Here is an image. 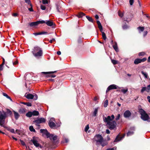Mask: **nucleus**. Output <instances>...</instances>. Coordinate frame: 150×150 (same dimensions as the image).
I'll return each mask as SVG.
<instances>
[{
	"label": "nucleus",
	"mask_w": 150,
	"mask_h": 150,
	"mask_svg": "<svg viewBox=\"0 0 150 150\" xmlns=\"http://www.w3.org/2000/svg\"><path fill=\"white\" fill-rule=\"evenodd\" d=\"M133 134H134L133 132L129 131L127 133V136H131V135Z\"/></svg>",
	"instance_id": "nucleus-36"
},
{
	"label": "nucleus",
	"mask_w": 150,
	"mask_h": 150,
	"mask_svg": "<svg viewBox=\"0 0 150 150\" xmlns=\"http://www.w3.org/2000/svg\"><path fill=\"white\" fill-rule=\"evenodd\" d=\"M137 29L139 30V31L141 32L143 31L144 30V27H138Z\"/></svg>",
	"instance_id": "nucleus-41"
},
{
	"label": "nucleus",
	"mask_w": 150,
	"mask_h": 150,
	"mask_svg": "<svg viewBox=\"0 0 150 150\" xmlns=\"http://www.w3.org/2000/svg\"><path fill=\"white\" fill-rule=\"evenodd\" d=\"M40 132L41 133H42L43 135L44 136V135H45L47 138H49V137H50V135H51L47 131L46 129H40Z\"/></svg>",
	"instance_id": "nucleus-7"
},
{
	"label": "nucleus",
	"mask_w": 150,
	"mask_h": 150,
	"mask_svg": "<svg viewBox=\"0 0 150 150\" xmlns=\"http://www.w3.org/2000/svg\"><path fill=\"white\" fill-rule=\"evenodd\" d=\"M146 87H143L142 89L141 90V92L143 93L144 91H146Z\"/></svg>",
	"instance_id": "nucleus-48"
},
{
	"label": "nucleus",
	"mask_w": 150,
	"mask_h": 150,
	"mask_svg": "<svg viewBox=\"0 0 150 150\" xmlns=\"http://www.w3.org/2000/svg\"><path fill=\"white\" fill-rule=\"evenodd\" d=\"M41 123L45 122L46 120L43 117H41L39 118Z\"/></svg>",
	"instance_id": "nucleus-29"
},
{
	"label": "nucleus",
	"mask_w": 150,
	"mask_h": 150,
	"mask_svg": "<svg viewBox=\"0 0 150 150\" xmlns=\"http://www.w3.org/2000/svg\"><path fill=\"white\" fill-rule=\"evenodd\" d=\"M34 34L35 36H37V35H41V32H39V33H34Z\"/></svg>",
	"instance_id": "nucleus-56"
},
{
	"label": "nucleus",
	"mask_w": 150,
	"mask_h": 150,
	"mask_svg": "<svg viewBox=\"0 0 150 150\" xmlns=\"http://www.w3.org/2000/svg\"><path fill=\"white\" fill-rule=\"evenodd\" d=\"M25 96L27 99H33L34 97V95L30 93L27 94V95L26 93Z\"/></svg>",
	"instance_id": "nucleus-10"
},
{
	"label": "nucleus",
	"mask_w": 150,
	"mask_h": 150,
	"mask_svg": "<svg viewBox=\"0 0 150 150\" xmlns=\"http://www.w3.org/2000/svg\"><path fill=\"white\" fill-rule=\"evenodd\" d=\"M3 95L6 97L7 98L10 99L11 101H12V99L8 95L4 93H3Z\"/></svg>",
	"instance_id": "nucleus-25"
},
{
	"label": "nucleus",
	"mask_w": 150,
	"mask_h": 150,
	"mask_svg": "<svg viewBox=\"0 0 150 150\" xmlns=\"http://www.w3.org/2000/svg\"><path fill=\"white\" fill-rule=\"evenodd\" d=\"M34 56L36 58H38L39 57L42 56V50H40L39 51L37 52L36 53H34L32 52Z\"/></svg>",
	"instance_id": "nucleus-8"
},
{
	"label": "nucleus",
	"mask_w": 150,
	"mask_h": 150,
	"mask_svg": "<svg viewBox=\"0 0 150 150\" xmlns=\"http://www.w3.org/2000/svg\"><path fill=\"white\" fill-rule=\"evenodd\" d=\"M118 14L119 16L120 17H122L123 16V14L122 13H121L120 12H118Z\"/></svg>",
	"instance_id": "nucleus-60"
},
{
	"label": "nucleus",
	"mask_w": 150,
	"mask_h": 150,
	"mask_svg": "<svg viewBox=\"0 0 150 150\" xmlns=\"http://www.w3.org/2000/svg\"><path fill=\"white\" fill-rule=\"evenodd\" d=\"M123 137V136L122 137H120L118 135L116 137L115 140L114 141V142H119L121 140Z\"/></svg>",
	"instance_id": "nucleus-16"
},
{
	"label": "nucleus",
	"mask_w": 150,
	"mask_h": 150,
	"mask_svg": "<svg viewBox=\"0 0 150 150\" xmlns=\"http://www.w3.org/2000/svg\"><path fill=\"white\" fill-rule=\"evenodd\" d=\"M98 108H96L95 109L93 113V116H96V115L97 113L98 112Z\"/></svg>",
	"instance_id": "nucleus-30"
},
{
	"label": "nucleus",
	"mask_w": 150,
	"mask_h": 150,
	"mask_svg": "<svg viewBox=\"0 0 150 150\" xmlns=\"http://www.w3.org/2000/svg\"><path fill=\"white\" fill-rule=\"evenodd\" d=\"M115 116L113 115H112L111 116H108L107 117H103L104 121L107 123L108 127L110 130L114 129L116 127V122L113 120Z\"/></svg>",
	"instance_id": "nucleus-1"
},
{
	"label": "nucleus",
	"mask_w": 150,
	"mask_h": 150,
	"mask_svg": "<svg viewBox=\"0 0 150 150\" xmlns=\"http://www.w3.org/2000/svg\"><path fill=\"white\" fill-rule=\"evenodd\" d=\"M40 50H42V49L40 47L38 46L35 47L34 48L33 51V52L34 53H36L37 52L39 51Z\"/></svg>",
	"instance_id": "nucleus-18"
},
{
	"label": "nucleus",
	"mask_w": 150,
	"mask_h": 150,
	"mask_svg": "<svg viewBox=\"0 0 150 150\" xmlns=\"http://www.w3.org/2000/svg\"><path fill=\"white\" fill-rule=\"evenodd\" d=\"M9 131L12 133H15V131L14 129H11Z\"/></svg>",
	"instance_id": "nucleus-63"
},
{
	"label": "nucleus",
	"mask_w": 150,
	"mask_h": 150,
	"mask_svg": "<svg viewBox=\"0 0 150 150\" xmlns=\"http://www.w3.org/2000/svg\"><path fill=\"white\" fill-rule=\"evenodd\" d=\"M6 113H7L8 114H9V115H11L12 113V112L8 109H7V112Z\"/></svg>",
	"instance_id": "nucleus-45"
},
{
	"label": "nucleus",
	"mask_w": 150,
	"mask_h": 150,
	"mask_svg": "<svg viewBox=\"0 0 150 150\" xmlns=\"http://www.w3.org/2000/svg\"><path fill=\"white\" fill-rule=\"evenodd\" d=\"M15 118L16 120H17L20 117V115L18 113L15 111H13Z\"/></svg>",
	"instance_id": "nucleus-15"
},
{
	"label": "nucleus",
	"mask_w": 150,
	"mask_h": 150,
	"mask_svg": "<svg viewBox=\"0 0 150 150\" xmlns=\"http://www.w3.org/2000/svg\"><path fill=\"white\" fill-rule=\"evenodd\" d=\"M146 60V57H144L142 59H141V62H144Z\"/></svg>",
	"instance_id": "nucleus-55"
},
{
	"label": "nucleus",
	"mask_w": 150,
	"mask_h": 150,
	"mask_svg": "<svg viewBox=\"0 0 150 150\" xmlns=\"http://www.w3.org/2000/svg\"><path fill=\"white\" fill-rule=\"evenodd\" d=\"M120 114H118L117 115L116 117L115 120L116 121L118 120L120 117Z\"/></svg>",
	"instance_id": "nucleus-47"
},
{
	"label": "nucleus",
	"mask_w": 150,
	"mask_h": 150,
	"mask_svg": "<svg viewBox=\"0 0 150 150\" xmlns=\"http://www.w3.org/2000/svg\"><path fill=\"white\" fill-rule=\"evenodd\" d=\"M33 122L34 123H35L37 124H39L41 123L39 118L35 120L34 121H33Z\"/></svg>",
	"instance_id": "nucleus-34"
},
{
	"label": "nucleus",
	"mask_w": 150,
	"mask_h": 150,
	"mask_svg": "<svg viewBox=\"0 0 150 150\" xmlns=\"http://www.w3.org/2000/svg\"><path fill=\"white\" fill-rule=\"evenodd\" d=\"M41 8L43 10H44L45 9V7L43 5H41L40 6Z\"/></svg>",
	"instance_id": "nucleus-53"
},
{
	"label": "nucleus",
	"mask_w": 150,
	"mask_h": 150,
	"mask_svg": "<svg viewBox=\"0 0 150 150\" xmlns=\"http://www.w3.org/2000/svg\"><path fill=\"white\" fill-rule=\"evenodd\" d=\"M148 32L147 31H145L144 32L143 36L144 37H145L147 34Z\"/></svg>",
	"instance_id": "nucleus-58"
},
{
	"label": "nucleus",
	"mask_w": 150,
	"mask_h": 150,
	"mask_svg": "<svg viewBox=\"0 0 150 150\" xmlns=\"http://www.w3.org/2000/svg\"><path fill=\"white\" fill-rule=\"evenodd\" d=\"M139 112L141 115V117L142 120L144 121H147L148 122H149V119H150V117L143 109L142 108L139 109Z\"/></svg>",
	"instance_id": "nucleus-3"
},
{
	"label": "nucleus",
	"mask_w": 150,
	"mask_h": 150,
	"mask_svg": "<svg viewBox=\"0 0 150 150\" xmlns=\"http://www.w3.org/2000/svg\"><path fill=\"white\" fill-rule=\"evenodd\" d=\"M116 149V147H114L112 148H109L107 149L106 150H115Z\"/></svg>",
	"instance_id": "nucleus-49"
},
{
	"label": "nucleus",
	"mask_w": 150,
	"mask_h": 150,
	"mask_svg": "<svg viewBox=\"0 0 150 150\" xmlns=\"http://www.w3.org/2000/svg\"><path fill=\"white\" fill-rule=\"evenodd\" d=\"M131 112L129 110L125 111L123 114L124 117L126 118L129 117L131 116Z\"/></svg>",
	"instance_id": "nucleus-9"
},
{
	"label": "nucleus",
	"mask_w": 150,
	"mask_h": 150,
	"mask_svg": "<svg viewBox=\"0 0 150 150\" xmlns=\"http://www.w3.org/2000/svg\"><path fill=\"white\" fill-rule=\"evenodd\" d=\"M29 129L30 131L31 132H36L35 129L33 128V126H30Z\"/></svg>",
	"instance_id": "nucleus-33"
},
{
	"label": "nucleus",
	"mask_w": 150,
	"mask_h": 150,
	"mask_svg": "<svg viewBox=\"0 0 150 150\" xmlns=\"http://www.w3.org/2000/svg\"><path fill=\"white\" fill-rule=\"evenodd\" d=\"M97 24H98V28H99V30H100L101 32H102V31H103V27L101 25V24L99 21H97Z\"/></svg>",
	"instance_id": "nucleus-12"
},
{
	"label": "nucleus",
	"mask_w": 150,
	"mask_h": 150,
	"mask_svg": "<svg viewBox=\"0 0 150 150\" xmlns=\"http://www.w3.org/2000/svg\"><path fill=\"white\" fill-rule=\"evenodd\" d=\"M38 138L37 137H33L32 139H31L30 141L32 142L33 144L36 147H37L40 146V148H42L41 146L39 143L38 142Z\"/></svg>",
	"instance_id": "nucleus-4"
},
{
	"label": "nucleus",
	"mask_w": 150,
	"mask_h": 150,
	"mask_svg": "<svg viewBox=\"0 0 150 150\" xmlns=\"http://www.w3.org/2000/svg\"><path fill=\"white\" fill-rule=\"evenodd\" d=\"M85 14L84 13L82 12L80 13L78 15V16L79 18H80L82 17L83 16H84Z\"/></svg>",
	"instance_id": "nucleus-31"
},
{
	"label": "nucleus",
	"mask_w": 150,
	"mask_h": 150,
	"mask_svg": "<svg viewBox=\"0 0 150 150\" xmlns=\"http://www.w3.org/2000/svg\"><path fill=\"white\" fill-rule=\"evenodd\" d=\"M37 22L38 25L39 24H42L46 23V22L43 20L38 21Z\"/></svg>",
	"instance_id": "nucleus-42"
},
{
	"label": "nucleus",
	"mask_w": 150,
	"mask_h": 150,
	"mask_svg": "<svg viewBox=\"0 0 150 150\" xmlns=\"http://www.w3.org/2000/svg\"><path fill=\"white\" fill-rule=\"evenodd\" d=\"M89 128V127L88 125L86 126L85 129V131L86 132H87Z\"/></svg>",
	"instance_id": "nucleus-50"
},
{
	"label": "nucleus",
	"mask_w": 150,
	"mask_h": 150,
	"mask_svg": "<svg viewBox=\"0 0 150 150\" xmlns=\"http://www.w3.org/2000/svg\"><path fill=\"white\" fill-rule=\"evenodd\" d=\"M50 135H50V137L49 138H50V139H52L53 141H55L56 140V139H57V136L56 135L54 136V135L53 134H51Z\"/></svg>",
	"instance_id": "nucleus-17"
},
{
	"label": "nucleus",
	"mask_w": 150,
	"mask_h": 150,
	"mask_svg": "<svg viewBox=\"0 0 150 150\" xmlns=\"http://www.w3.org/2000/svg\"><path fill=\"white\" fill-rule=\"evenodd\" d=\"M33 115L32 112L29 111L26 114V116L28 117H30Z\"/></svg>",
	"instance_id": "nucleus-20"
},
{
	"label": "nucleus",
	"mask_w": 150,
	"mask_h": 150,
	"mask_svg": "<svg viewBox=\"0 0 150 150\" xmlns=\"http://www.w3.org/2000/svg\"><path fill=\"white\" fill-rule=\"evenodd\" d=\"M56 72V71H50V72H43L42 73L43 74H49L54 73Z\"/></svg>",
	"instance_id": "nucleus-35"
},
{
	"label": "nucleus",
	"mask_w": 150,
	"mask_h": 150,
	"mask_svg": "<svg viewBox=\"0 0 150 150\" xmlns=\"http://www.w3.org/2000/svg\"><path fill=\"white\" fill-rule=\"evenodd\" d=\"M21 103L25 105H26L27 106H32L31 103L29 102H22Z\"/></svg>",
	"instance_id": "nucleus-24"
},
{
	"label": "nucleus",
	"mask_w": 150,
	"mask_h": 150,
	"mask_svg": "<svg viewBox=\"0 0 150 150\" xmlns=\"http://www.w3.org/2000/svg\"><path fill=\"white\" fill-rule=\"evenodd\" d=\"M146 91L149 93L150 91V84L148 86H147L146 87Z\"/></svg>",
	"instance_id": "nucleus-38"
},
{
	"label": "nucleus",
	"mask_w": 150,
	"mask_h": 150,
	"mask_svg": "<svg viewBox=\"0 0 150 150\" xmlns=\"http://www.w3.org/2000/svg\"><path fill=\"white\" fill-rule=\"evenodd\" d=\"M19 112L21 114L25 113L26 112V109L25 108H21L19 109Z\"/></svg>",
	"instance_id": "nucleus-23"
},
{
	"label": "nucleus",
	"mask_w": 150,
	"mask_h": 150,
	"mask_svg": "<svg viewBox=\"0 0 150 150\" xmlns=\"http://www.w3.org/2000/svg\"><path fill=\"white\" fill-rule=\"evenodd\" d=\"M141 73L144 76L145 78L148 79V75L146 72H144L143 71H142Z\"/></svg>",
	"instance_id": "nucleus-28"
},
{
	"label": "nucleus",
	"mask_w": 150,
	"mask_h": 150,
	"mask_svg": "<svg viewBox=\"0 0 150 150\" xmlns=\"http://www.w3.org/2000/svg\"><path fill=\"white\" fill-rule=\"evenodd\" d=\"M31 6V8H28V10L30 11H33V8H32V6Z\"/></svg>",
	"instance_id": "nucleus-62"
},
{
	"label": "nucleus",
	"mask_w": 150,
	"mask_h": 150,
	"mask_svg": "<svg viewBox=\"0 0 150 150\" xmlns=\"http://www.w3.org/2000/svg\"><path fill=\"white\" fill-rule=\"evenodd\" d=\"M4 64H1L0 65V70L2 71L3 69V66Z\"/></svg>",
	"instance_id": "nucleus-64"
},
{
	"label": "nucleus",
	"mask_w": 150,
	"mask_h": 150,
	"mask_svg": "<svg viewBox=\"0 0 150 150\" xmlns=\"http://www.w3.org/2000/svg\"><path fill=\"white\" fill-rule=\"evenodd\" d=\"M32 113L33 116H37L39 114V112L36 110H34L32 112Z\"/></svg>",
	"instance_id": "nucleus-22"
},
{
	"label": "nucleus",
	"mask_w": 150,
	"mask_h": 150,
	"mask_svg": "<svg viewBox=\"0 0 150 150\" xmlns=\"http://www.w3.org/2000/svg\"><path fill=\"white\" fill-rule=\"evenodd\" d=\"M141 62V59L137 58L134 61V63L135 64H138Z\"/></svg>",
	"instance_id": "nucleus-19"
},
{
	"label": "nucleus",
	"mask_w": 150,
	"mask_h": 150,
	"mask_svg": "<svg viewBox=\"0 0 150 150\" xmlns=\"http://www.w3.org/2000/svg\"><path fill=\"white\" fill-rule=\"evenodd\" d=\"M61 7L59 5H56V9H57V11L58 12H61Z\"/></svg>",
	"instance_id": "nucleus-27"
},
{
	"label": "nucleus",
	"mask_w": 150,
	"mask_h": 150,
	"mask_svg": "<svg viewBox=\"0 0 150 150\" xmlns=\"http://www.w3.org/2000/svg\"><path fill=\"white\" fill-rule=\"evenodd\" d=\"M45 23L47 25L50 26L55 25V24L53 23V22L50 21H46Z\"/></svg>",
	"instance_id": "nucleus-11"
},
{
	"label": "nucleus",
	"mask_w": 150,
	"mask_h": 150,
	"mask_svg": "<svg viewBox=\"0 0 150 150\" xmlns=\"http://www.w3.org/2000/svg\"><path fill=\"white\" fill-rule=\"evenodd\" d=\"M29 25L31 27H34L37 26L38 25L37 21L35 22H33L29 23Z\"/></svg>",
	"instance_id": "nucleus-14"
},
{
	"label": "nucleus",
	"mask_w": 150,
	"mask_h": 150,
	"mask_svg": "<svg viewBox=\"0 0 150 150\" xmlns=\"http://www.w3.org/2000/svg\"><path fill=\"white\" fill-rule=\"evenodd\" d=\"M117 88H120L118 86H117L115 84H112L110 85L107 88V90L106 91V93L108 92L110 90L113 89H117Z\"/></svg>",
	"instance_id": "nucleus-6"
},
{
	"label": "nucleus",
	"mask_w": 150,
	"mask_h": 150,
	"mask_svg": "<svg viewBox=\"0 0 150 150\" xmlns=\"http://www.w3.org/2000/svg\"><path fill=\"white\" fill-rule=\"evenodd\" d=\"M93 140L96 142V145L100 144L103 147L107 144V141L104 140L102 136L100 134H98L95 135L93 139Z\"/></svg>",
	"instance_id": "nucleus-2"
},
{
	"label": "nucleus",
	"mask_w": 150,
	"mask_h": 150,
	"mask_svg": "<svg viewBox=\"0 0 150 150\" xmlns=\"http://www.w3.org/2000/svg\"><path fill=\"white\" fill-rule=\"evenodd\" d=\"M48 125L50 127L53 128L55 127V123L53 122H49Z\"/></svg>",
	"instance_id": "nucleus-13"
},
{
	"label": "nucleus",
	"mask_w": 150,
	"mask_h": 150,
	"mask_svg": "<svg viewBox=\"0 0 150 150\" xmlns=\"http://www.w3.org/2000/svg\"><path fill=\"white\" fill-rule=\"evenodd\" d=\"M34 97L33 98V99L34 100H36L38 99V96L37 94H35V95H34Z\"/></svg>",
	"instance_id": "nucleus-57"
},
{
	"label": "nucleus",
	"mask_w": 150,
	"mask_h": 150,
	"mask_svg": "<svg viewBox=\"0 0 150 150\" xmlns=\"http://www.w3.org/2000/svg\"><path fill=\"white\" fill-rule=\"evenodd\" d=\"M108 105V100H106L105 101L104 104H103V106L105 108L107 107V105Z\"/></svg>",
	"instance_id": "nucleus-37"
},
{
	"label": "nucleus",
	"mask_w": 150,
	"mask_h": 150,
	"mask_svg": "<svg viewBox=\"0 0 150 150\" xmlns=\"http://www.w3.org/2000/svg\"><path fill=\"white\" fill-rule=\"evenodd\" d=\"M120 91L123 94H125L128 91V89L127 88H126L125 89H121Z\"/></svg>",
	"instance_id": "nucleus-26"
},
{
	"label": "nucleus",
	"mask_w": 150,
	"mask_h": 150,
	"mask_svg": "<svg viewBox=\"0 0 150 150\" xmlns=\"http://www.w3.org/2000/svg\"><path fill=\"white\" fill-rule=\"evenodd\" d=\"M4 123L1 120H0V125L2 127H4Z\"/></svg>",
	"instance_id": "nucleus-61"
},
{
	"label": "nucleus",
	"mask_w": 150,
	"mask_h": 150,
	"mask_svg": "<svg viewBox=\"0 0 150 150\" xmlns=\"http://www.w3.org/2000/svg\"><path fill=\"white\" fill-rule=\"evenodd\" d=\"M113 47L116 51L117 52L118 51L117 44L116 42H115V44L113 45Z\"/></svg>",
	"instance_id": "nucleus-21"
},
{
	"label": "nucleus",
	"mask_w": 150,
	"mask_h": 150,
	"mask_svg": "<svg viewBox=\"0 0 150 150\" xmlns=\"http://www.w3.org/2000/svg\"><path fill=\"white\" fill-rule=\"evenodd\" d=\"M122 28L124 30H125L127 29L128 28V26L126 24L122 25Z\"/></svg>",
	"instance_id": "nucleus-43"
},
{
	"label": "nucleus",
	"mask_w": 150,
	"mask_h": 150,
	"mask_svg": "<svg viewBox=\"0 0 150 150\" xmlns=\"http://www.w3.org/2000/svg\"><path fill=\"white\" fill-rule=\"evenodd\" d=\"M42 3L44 4H47L48 1L47 0H43L42 1Z\"/></svg>",
	"instance_id": "nucleus-51"
},
{
	"label": "nucleus",
	"mask_w": 150,
	"mask_h": 150,
	"mask_svg": "<svg viewBox=\"0 0 150 150\" xmlns=\"http://www.w3.org/2000/svg\"><path fill=\"white\" fill-rule=\"evenodd\" d=\"M102 33V36L104 40H105L106 39V35L105 34V33L104 32H103V31H102V32H101Z\"/></svg>",
	"instance_id": "nucleus-32"
},
{
	"label": "nucleus",
	"mask_w": 150,
	"mask_h": 150,
	"mask_svg": "<svg viewBox=\"0 0 150 150\" xmlns=\"http://www.w3.org/2000/svg\"><path fill=\"white\" fill-rule=\"evenodd\" d=\"M20 142H21V144L22 145H23V146H25V143L23 141L21 140Z\"/></svg>",
	"instance_id": "nucleus-59"
},
{
	"label": "nucleus",
	"mask_w": 150,
	"mask_h": 150,
	"mask_svg": "<svg viewBox=\"0 0 150 150\" xmlns=\"http://www.w3.org/2000/svg\"><path fill=\"white\" fill-rule=\"evenodd\" d=\"M86 18L90 22H93V20L92 19V18L88 16H86Z\"/></svg>",
	"instance_id": "nucleus-40"
},
{
	"label": "nucleus",
	"mask_w": 150,
	"mask_h": 150,
	"mask_svg": "<svg viewBox=\"0 0 150 150\" xmlns=\"http://www.w3.org/2000/svg\"><path fill=\"white\" fill-rule=\"evenodd\" d=\"M134 2V0H129V3L131 6H132L133 5Z\"/></svg>",
	"instance_id": "nucleus-54"
},
{
	"label": "nucleus",
	"mask_w": 150,
	"mask_h": 150,
	"mask_svg": "<svg viewBox=\"0 0 150 150\" xmlns=\"http://www.w3.org/2000/svg\"><path fill=\"white\" fill-rule=\"evenodd\" d=\"M25 1V2L29 5L30 6H32V4L31 3V1L30 0H24Z\"/></svg>",
	"instance_id": "nucleus-39"
},
{
	"label": "nucleus",
	"mask_w": 150,
	"mask_h": 150,
	"mask_svg": "<svg viewBox=\"0 0 150 150\" xmlns=\"http://www.w3.org/2000/svg\"><path fill=\"white\" fill-rule=\"evenodd\" d=\"M146 54V53L144 52H140L139 53V56H144Z\"/></svg>",
	"instance_id": "nucleus-44"
},
{
	"label": "nucleus",
	"mask_w": 150,
	"mask_h": 150,
	"mask_svg": "<svg viewBox=\"0 0 150 150\" xmlns=\"http://www.w3.org/2000/svg\"><path fill=\"white\" fill-rule=\"evenodd\" d=\"M111 61L113 64H116L117 63V61L115 60L112 59L111 60Z\"/></svg>",
	"instance_id": "nucleus-46"
},
{
	"label": "nucleus",
	"mask_w": 150,
	"mask_h": 150,
	"mask_svg": "<svg viewBox=\"0 0 150 150\" xmlns=\"http://www.w3.org/2000/svg\"><path fill=\"white\" fill-rule=\"evenodd\" d=\"M7 114L6 112L3 110L0 111V120L4 123Z\"/></svg>",
	"instance_id": "nucleus-5"
},
{
	"label": "nucleus",
	"mask_w": 150,
	"mask_h": 150,
	"mask_svg": "<svg viewBox=\"0 0 150 150\" xmlns=\"http://www.w3.org/2000/svg\"><path fill=\"white\" fill-rule=\"evenodd\" d=\"M46 77H51L52 78H54L56 77V75H47L46 76Z\"/></svg>",
	"instance_id": "nucleus-52"
}]
</instances>
